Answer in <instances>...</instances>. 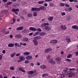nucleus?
I'll return each instance as SVG.
<instances>
[{"label": "nucleus", "mask_w": 78, "mask_h": 78, "mask_svg": "<svg viewBox=\"0 0 78 78\" xmlns=\"http://www.w3.org/2000/svg\"><path fill=\"white\" fill-rule=\"evenodd\" d=\"M12 78H20V77H15V76H13L12 77Z\"/></svg>", "instance_id": "774afa93"}, {"label": "nucleus", "mask_w": 78, "mask_h": 78, "mask_svg": "<svg viewBox=\"0 0 78 78\" xmlns=\"http://www.w3.org/2000/svg\"><path fill=\"white\" fill-rule=\"evenodd\" d=\"M27 16L29 17H31V16H32V15L30 13H29L27 14Z\"/></svg>", "instance_id": "4c0bfd02"}, {"label": "nucleus", "mask_w": 78, "mask_h": 78, "mask_svg": "<svg viewBox=\"0 0 78 78\" xmlns=\"http://www.w3.org/2000/svg\"><path fill=\"white\" fill-rule=\"evenodd\" d=\"M36 40H37V39H38V37H36L34 38Z\"/></svg>", "instance_id": "e2e57ef3"}, {"label": "nucleus", "mask_w": 78, "mask_h": 78, "mask_svg": "<svg viewBox=\"0 0 78 78\" xmlns=\"http://www.w3.org/2000/svg\"><path fill=\"white\" fill-rule=\"evenodd\" d=\"M34 74L35 75H37V71H34Z\"/></svg>", "instance_id": "de8ad7c7"}, {"label": "nucleus", "mask_w": 78, "mask_h": 78, "mask_svg": "<svg viewBox=\"0 0 78 78\" xmlns=\"http://www.w3.org/2000/svg\"><path fill=\"white\" fill-rule=\"evenodd\" d=\"M2 2H3L4 3H5V2H7V0H2Z\"/></svg>", "instance_id": "864d4df0"}, {"label": "nucleus", "mask_w": 78, "mask_h": 78, "mask_svg": "<svg viewBox=\"0 0 78 78\" xmlns=\"http://www.w3.org/2000/svg\"><path fill=\"white\" fill-rule=\"evenodd\" d=\"M45 23H44L42 24L41 25V27H45Z\"/></svg>", "instance_id": "cd10ccee"}, {"label": "nucleus", "mask_w": 78, "mask_h": 78, "mask_svg": "<svg viewBox=\"0 0 78 78\" xmlns=\"http://www.w3.org/2000/svg\"><path fill=\"white\" fill-rule=\"evenodd\" d=\"M66 6V7H70V5H69L68 4H65Z\"/></svg>", "instance_id": "a18cd8bd"}, {"label": "nucleus", "mask_w": 78, "mask_h": 78, "mask_svg": "<svg viewBox=\"0 0 78 78\" xmlns=\"http://www.w3.org/2000/svg\"><path fill=\"white\" fill-rule=\"evenodd\" d=\"M65 74L66 75H69V76L70 77L75 76V74L72 73V72L71 71H66L65 73Z\"/></svg>", "instance_id": "f257e3e1"}, {"label": "nucleus", "mask_w": 78, "mask_h": 78, "mask_svg": "<svg viewBox=\"0 0 78 78\" xmlns=\"http://www.w3.org/2000/svg\"><path fill=\"white\" fill-rule=\"evenodd\" d=\"M72 55L71 54H69L67 56V58H70V57H71Z\"/></svg>", "instance_id": "5701e85b"}, {"label": "nucleus", "mask_w": 78, "mask_h": 78, "mask_svg": "<svg viewBox=\"0 0 78 78\" xmlns=\"http://www.w3.org/2000/svg\"><path fill=\"white\" fill-rule=\"evenodd\" d=\"M21 19H22L23 20H25V18H24V17H23V16H22L21 17Z\"/></svg>", "instance_id": "69168bd1"}, {"label": "nucleus", "mask_w": 78, "mask_h": 78, "mask_svg": "<svg viewBox=\"0 0 78 78\" xmlns=\"http://www.w3.org/2000/svg\"><path fill=\"white\" fill-rule=\"evenodd\" d=\"M70 19H71V17H70L68 16L67 17V20H68V21L70 20Z\"/></svg>", "instance_id": "bb28decb"}, {"label": "nucleus", "mask_w": 78, "mask_h": 78, "mask_svg": "<svg viewBox=\"0 0 78 78\" xmlns=\"http://www.w3.org/2000/svg\"><path fill=\"white\" fill-rule=\"evenodd\" d=\"M44 8H45L44 6H41L39 7V9L40 10H44Z\"/></svg>", "instance_id": "6ab92c4d"}, {"label": "nucleus", "mask_w": 78, "mask_h": 78, "mask_svg": "<svg viewBox=\"0 0 78 78\" xmlns=\"http://www.w3.org/2000/svg\"><path fill=\"white\" fill-rule=\"evenodd\" d=\"M33 34V33H30L29 34V36H31Z\"/></svg>", "instance_id": "13d9d810"}, {"label": "nucleus", "mask_w": 78, "mask_h": 78, "mask_svg": "<svg viewBox=\"0 0 78 78\" xmlns=\"http://www.w3.org/2000/svg\"><path fill=\"white\" fill-rule=\"evenodd\" d=\"M49 5L51 6H53L54 5L51 2L49 3Z\"/></svg>", "instance_id": "c9c22d12"}, {"label": "nucleus", "mask_w": 78, "mask_h": 78, "mask_svg": "<svg viewBox=\"0 0 78 78\" xmlns=\"http://www.w3.org/2000/svg\"><path fill=\"white\" fill-rule=\"evenodd\" d=\"M61 14H62V16H65V15H66V13L64 12H61Z\"/></svg>", "instance_id": "79ce46f5"}, {"label": "nucleus", "mask_w": 78, "mask_h": 78, "mask_svg": "<svg viewBox=\"0 0 78 78\" xmlns=\"http://www.w3.org/2000/svg\"><path fill=\"white\" fill-rule=\"evenodd\" d=\"M19 58L20 61H24V60H25V57L22 55L20 56L19 57Z\"/></svg>", "instance_id": "39448f33"}, {"label": "nucleus", "mask_w": 78, "mask_h": 78, "mask_svg": "<svg viewBox=\"0 0 78 78\" xmlns=\"http://www.w3.org/2000/svg\"><path fill=\"white\" fill-rule=\"evenodd\" d=\"M21 72H23V73H25V72H26L23 69L22 70Z\"/></svg>", "instance_id": "052dcab7"}, {"label": "nucleus", "mask_w": 78, "mask_h": 78, "mask_svg": "<svg viewBox=\"0 0 78 78\" xmlns=\"http://www.w3.org/2000/svg\"><path fill=\"white\" fill-rule=\"evenodd\" d=\"M36 8H32L31 9V11H36Z\"/></svg>", "instance_id": "4be33fe9"}, {"label": "nucleus", "mask_w": 78, "mask_h": 78, "mask_svg": "<svg viewBox=\"0 0 78 78\" xmlns=\"http://www.w3.org/2000/svg\"><path fill=\"white\" fill-rule=\"evenodd\" d=\"M45 76H48V74H44L42 75L43 77H45Z\"/></svg>", "instance_id": "f704fd0d"}, {"label": "nucleus", "mask_w": 78, "mask_h": 78, "mask_svg": "<svg viewBox=\"0 0 78 78\" xmlns=\"http://www.w3.org/2000/svg\"><path fill=\"white\" fill-rule=\"evenodd\" d=\"M66 61H67V62H71V60L70 59L67 58L66 60Z\"/></svg>", "instance_id": "393cba45"}, {"label": "nucleus", "mask_w": 78, "mask_h": 78, "mask_svg": "<svg viewBox=\"0 0 78 78\" xmlns=\"http://www.w3.org/2000/svg\"><path fill=\"white\" fill-rule=\"evenodd\" d=\"M72 28L73 29H76V30H78V27L77 25L73 26L72 27Z\"/></svg>", "instance_id": "4468645a"}, {"label": "nucleus", "mask_w": 78, "mask_h": 78, "mask_svg": "<svg viewBox=\"0 0 78 78\" xmlns=\"http://www.w3.org/2000/svg\"><path fill=\"white\" fill-rule=\"evenodd\" d=\"M61 27L62 30H66V26L65 25H62L61 26Z\"/></svg>", "instance_id": "9d476101"}, {"label": "nucleus", "mask_w": 78, "mask_h": 78, "mask_svg": "<svg viewBox=\"0 0 78 78\" xmlns=\"http://www.w3.org/2000/svg\"><path fill=\"white\" fill-rule=\"evenodd\" d=\"M53 18L52 17H51L49 18H48V20L50 22H51L53 20Z\"/></svg>", "instance_id": "f3484780"}, {"label": "nucleus", "mask_w": 78, "mask_h": 78, "mask_svg": "<svg viewBox=\"0 0 78 78\" xmlns=\"http://www.w3.org/2000/svg\"><path fill=\"white\" fill-rule=\"evenodd\" d=\"M39 35H40V36H44L45 35V32H41V33L39 34Z\"/></svg>", "instance_id": "dca6fc26"}, {"label": "nucleus", "mask_w": 78, "mask_h": 78, "mask_svg": "<svg viewBox=\"0 0 78 78\" xmlns=\"http://www.w3.org/2000/svg\"><path fill=\"white\" fill-rule=\"evenodd\" d=\"M16 55V53L14 52L13 53H12L11 55V58H13V57Z\"/></svg>", "instance_id": "a211bd4d"}, {"label": "nucleus", "mask_w": 78, "mask_h": 78, "mask_svg": "<svg viewBox=\"0 0 78 78\" xmlns=\"http://www.w3.org/2000/svg\"><path fill=\"white\" fill-rule=\"evenodd\" d=\"M12 4V2H8L7 3V4L9 5H11V4Z\"/></svg>", "instance_id": "c85d7f7f"}, {"label": "nucleus", "mask_w": 78, "mask_h": 78, "mask_svg": "<svg viewBox=\"0 0 78 78\" xmlns=\"http://www.w3.org/2000/svg\"><path fill=\"white\" fill-rule=\"evenodd\" d=\"M69 69L70 70H75V68L70 69Z\"/></svg>", "instance_id": "680f3d73"}, {"label": "nucleus", "mask_w": 78, "mask_h": 78, "mask_svg": "<svg viewBox=\"0 0 78 78\" xmlns=\"http://www.w3.org/2000/svg\"><path fill=\"white\" fill-rule=\"evenodd\" d=\"M55 60H56V61H58L59 63H60V62H61V59L60 57H57L55 58Z\"/></svg>", "instance_id": "f8f14e48"}, {"label": "nucleus", "mask_w": 78, "mask_h": 78, "mask_svg": "<svg viewBox=\"0 0 78 78\" xmlns=\"http://www.w3.org/2000/svg\"><path fill=\"white\" fill-rule=\"evenodd\" d=\"M29 30H31V31H36L37 30V29L36 28H35L34 27H30L29 28Z\"/></svg>", "instance_id": "423d86ee"}, {"label": "nucleus", "mask_w": 78, "mask_h": 78, "mask_svg": "<svg viewBox=\"0 0 78 78\" xmlns=\"http://www.w3.org/2000/svg\"><path fill=\"white\" fill-rule=\"evenodd\" d=\"M21 36L20 35L18 34L15 37L17 39H19V38H20Z\"/></svg>", "instance_id": "aec40b11"}, {"label": "nucleus", "mask_w": 78, "mask_h": 78, "mask_svg": "<svg viewBox=\"0 0 78 78\" xmlns=\"http://www.w3.org/2000/svg\"><path fill=\"white\" fill-rule=\"evenodd\" d=\"M5 14H8V10H6L4 12Z\"/></svg>", "instance_id": "c03bdc74"}, {"label": "nucleus", "mask_w": 78, "mask_h": 78, "mask_svg": "<svg viewBox=\"0 0 78 78\" xmlns=\"http://www.w3.org/2000/svg\"><path fill=\"white\" fill-rule=\"evenodd\" d=\"M33 42L35 43V42H37V40H34L33 41Z\"/></svg>", "instance_id": "5fc2aeb1"}, {"label": "nucleus", "mask_w": 78, "mask_h": 78, "mask_svg": "<svg viewBox=\"0 0 78 78\" xmlns=\"http://www.w3.org/2000/svg\"><path fill=\"white\" fill-rule=\"evenodd\" d=\"M19 71H22L23 70V68L20 67L19 68Z\"/></svg>", "instance_id": "473e14b6"}, {"label": "nucleus", "mask_w": 78, "mask_h": 78, "mask_svg": "<svg viewBox=\"0 0 78 78\" xmlns=\"http://www.w3.org/2000/svg\"><path fill=\"white\" fill-rule=\"evenodd\" d=\"M60 6H64V5H65V4L63 3H60Z\"/></svg>", "instance_id": "a878e982"}, {"label": "nucleus", "mask_w": 78, "mask_h": 78, "mask_svg": "<svg viewBox=\"0 0 78 78\" xmlns=\"http://www.w3.org/2000/svg\"><path fill=\"white\" fill-rule=\"evenodd\" d=\"M14 44H12V43H10L8 44V47H9L12 48L14 47Z\"/></svg>", "instance_id": "ddd939ff"}, {"label": "nucleus", "mask_w": 78, "mask_h": 78, "mask_svg": "<svg viewBox=\"0 0 78 78\" xmlns=\"http://www.w3.org/2000/svg\"><path fill=\"white\" fill-rule=\"evenodd\" d=\"M24 28L23 27H17V28H16V30L19 31V30H20V31H21L22 30H23V29Z\"/></svg>", "instance_id": "0eeeda50"}, {"label": "nucleus", "mask_w": 78, "mask_h": 78, "mask_svg": "<svg viewBox=\"0 0 78 78\" xmlns=\"http://www.w3.org/2000/svg\"><path fill=\"white\" fill-rule=\"evenodd\" d=\"M36 9H37L36 11H40V10H40V9H39V8H36Z\"/></svg>", "instance_id": "4d7b16f0"}, {"label": "nucleus", "mask_w": 78, "mask_h": 78, "mask_svg": "<svg viewBox=\"0 0 78 78\" xmlns=\"http://www.w3.org/2000/svg\"><path fill=\"white\" fill-rule=\"evenodd\" d=\"M40 68L41 69H46V68H47V66L45 65H43L40 66Z\"/></svg>", "instance_id": "6e6552de"}, {"label": "nucleus", "mask_w": 78, "mask_h": 78, "mask_svg": "<svg viewBox=\"0 0 78 78\" xmlns=\"http://www.w3.org/2000/svg\"><path fill=\"white\" fill-rule=\"evenodd\" d=\"M53 62V59L52 58H51L49 59V62L50 63H51V62Z\"/></svg>", "instance_id": "c756f323"}, {"label": "nucleus", "mask_w": 78, "mask_h": 78, "mask_svg": "<svg viewBox=\"0 0 78 78\" xmlns=\"http://www.w3.org/2000/svg\"><path fill=\"white\" fill-rule=\"evenodd\" d=\"M27 73L29 75H30V74H33L34 73V71H30L27 72Z\"/></svg>", "instance_id": "2eb2a0df"}, {"label": "nucleus", "mask_w": 78, "mask_h": 78, "mask_svg": "<svg viewBox=\"0 0 78 78\" xmlns=\"http://www.w3.org/2000/svg\"><path fill=\"white\" fill-rule=\"evenodd\" d=\"M44 1H39L38 2V4H42L43 3H44Z\"/></svg>", "instance_id": "b1692460"}, {"label": "nucleus", "mask_w": 78, "mask_h": 78, "mask_svg": "<svg viewBox=\"0 0 78 78\" xmlns=\"http://www.w3.org/2000/svg\"><path fill=\"white\" fill-rule=\"evenodd\" d=\"M50 58V56L48 55L47 56V59H49Z\"/></svg>", "instance_id": "37998d69"}, {"label": "nucleus", "mask_w": 78, "mask_h": 78, "mask_svg": "<svg viewBox=\"0 0 78 78\" xmlns=\"http://www.w3.org/2000/svg\"><path fill=\"white\" fill-rule=\"evenodd\" d=\"M20 54H16V56H20Z\"/></svg>", "instance_id": "0e129e2a"}, {"label": "nucleus", "mask_w": 78, "mask_h": 78, "mask_svg": "<svg viewBox=\"0 0 78 78\" xmlns=\"http://www.w3.org/2000/svg\"><path fill=\"white\" fill-rule=\"evenodd\" d=\"M44 29L46 31H49L51 30V28L48 26H45L44 27Z\"/></svg>", "instance_id": "7ed1b4c3"}, {"label": "nucleus", "mask_w": 78, "mask_h": 78, "mask_svg": "<svg viewBox=\"0 0 78 78\" xmlns=\"http://www.w3.org/2000/svg\"><path fill=\"white\" fill-rule=\"evenodd\" d=\"M37 30V31H40V32H41V31H42V30L40 28H38Z\"/></svg>", "instance_id": "2f4dec72"}, {"label": "nucleus", "mask_w": 78, "mask_h": 78, "mask_svg": "<svg viewBox=\"0 0 78 78\" xmlns=\"http://www.w3.org/2000/svg\"><path fill=\"white\" fill-rule=\"evenodd\" d=\"M75 53L76 55V56H78V52H75Z\"/></svg>", "instance_id": "338daca9"}, {"label": "nucleus", "mask_w": 78, "mask_h": 78, "mask_svg": "<svg viewBox=\"0 0 78 78\" xmlns=\"http://www.w3.org/2000/svg\"><path fill=\"white\" fill-rule=\"evenodd\" d=\"M23 41H28V39L27 37H25L23 39Z\"/></svg>", "instance_id": "412c9836"}, {"label": "nucleus", "mask_w": 78, "mask_h": 78, "mask_svg": "<svg viewBox=\"0 0 78 78\" xmlns=\"http://www.w3.org/2000/svg\"><path fill=\"white\" fill-rule=\"evenodd\" d=\"M28 62H29V61H28V60H26L25 62V63L26 64L28 63Z\"/></svg>", "instance_id": "3c124183"}, {"label": "nucleus", "mask_w": 78, "mask_h": 78, "mask_svg": "<svg viewBox=\"0 0 78 78\" xmlns=\"http://www.w3.org/2000/svg\"><path fill=\"white\" fill-rule=\"evenodd\" d=\"M26 58L27 60H31V59H32V58H33V57L32 56L28 55L27 56Z\"/></svg>", "instance_id": "20e7f679"}, {"label": "nucleus", "mask_w": 78, "mask_h": 78, "mask_svg": "<svg viewBox=\"0 0 78 78\" xmlns=\"http://www.w3.org/2000/svg\"><path fill=\"white\" fill-rule=\"evenodd\" d=\"M33 15L34 17H36V16H37V13L36 12L34 13Z\"/></svg>", "instance_id": "72a5a7b5"}, {"label": "nucleus", "mask_w": 78, "mask_h": 78, "mask_svg": "<svg viewBox=\"0 0 78 78\" xmlns=\"http://www.w3.org/2000/svg\"><path fill=\"white\" fill-rule=\"evenodd\" d=\"M56 62L55 61H52V62H51V64H55Z\"/></svg>", "instance_id": "603ef678"}, {"label": "nucleus", "mask_w": 78, "mask_h": 78, "mask_svg": "<svg viewBox=\"0 0 78 78\" xmlns=\"http://www.w3.org/2000/svg\"><path fill=\"white\" fill-rule=\"evenodd\" d=\"M44 52L45 53H48V52H49V51H48V49H46L45 50Z\"/></svg>", "instance_id": "e433bc0d"}, {"label": "nucleus", "mask_w": 78, "mask_h": 78, "mask_svg": "<svg viewBox=\"0 0 78 78\" xmlns=\"http://www.w3.org/2000/svg\"><path fill=\"white\" fill-rule=\"evenodd\" d=\"M12 12H14L16 14H18V13L17 12L18 11H19V9H15L13 8L12 9Z\"/></svg>", "instance_id": "f03ea898"}, {"label": "nucleus", "mask_w": 78, "mask_h": 78, "mask_svg": "<svg viewBox=\"0 0 78 78\" xmlns=\"http://www.w3.org/2000/svg\"><path fill=\"white\" fill-rule=\"evenodd\" d=\"M57 42V40H54L51 41L50 42L51 44H56V43Z\"/></svg>", "instance_id": "1a4fd4ad"}, {"label": "nucleus", "mask_w": 78, "mask_h": 78, "mask_svg": "<svg viewBox=\"0 0 78 78\" xmlns=\"http://www.w3.org/2000/svg\"><path fill=\"white\" fill-rule=\"evenodd\" d=\"M68 70V68H66L64 69L63 70L64 72H66V71H67Z\"/></svg>", "instance_id": "58836bf2"}, {"label": "nucleus", "mask_w": 78, "mask_h": 78, "mask_svg": "<svg viewBox=\"0 0 78 78\" xmlns=\"http://www.w3.org/2000/svg\"><path fill=\"white\" fill-rule=\"evenodd\" d=\"M14 69V67H11L10 68V70H13Z\"/></svg>", "instance_id": "7c9ffc66"}, {"label": "nucleus", "mask_w": 78, "mask_h": 78, "mask_svg": "<svg viewBox=\"0 0 78 78\" xmlns=\"http://www.w3.org/2000/svg\"><path fill=\"white\" fill-rule=\"evenodd\" d=\"M67 42H70V38H68L66 40Z\"/></svg>", "instance_id": "ea45409f"}, {"label": "nucleus", "mask_w": 78, "mask_h": 78, "mask_svg": "<svg viewBox=\"0 0 78 78\" xmlns=\"http://www.w3.org/2000/svg\"><path fill=\"white\" fill-rule=\"evenodd\" d=\"M5 52H6V51H5V50H3L2 51V53H4V54H5Z\"/></svg>", "instance_id": "bf43d9fd"}, {"label": "nucleus", "mask_w": 78, "mask_h": 78, "mask_svg": "<svg viewBox=\"0 0 78 78\" xmlns=\"http://www.w3.org/2000/svg\"><path fill=\"white\" fill-rule=\"evenodd\" d=\"M48 50V51H51V50H52V49L51 48H47Z\"/></svg>", "instance_id": "49530a36"}, {"label": "nucleus", "mask_w": 78, "mask_h": 78, "mask_svg": "<svg viewBox=\"0 0 78 78\" xmlns=\"http://www.w3.org/2000/svg\"><path fill=\"white\" fill-rule=\"evenodd\" d=\"M61 78H64V74L61 75Z\"/></svg>", "instance_id": "8fccbe9b"}, {"label": "nucleus", "mask_w": 78, "mask_h": 78, "mask_svg": "<svg viewBox=\"0 0 78 78\" xmlns=\"http://www.w3.org/2000/svg\"><path fill=\"white\" fill-rule=\"evenodd\" d=\"M68 10H69V11H72V10L73 9L71 7H69L68 9Z\"/></svg>", "instance_id": "a19ab883"}, {"label": "nucleus", "mask_w": 78, "mask_h": 78, "mask_svg": "<svg viewBox=\"0 0 78 78\" xmlns=\"http://www.w3.org/2000/svg\"><path fill=\"white\" fill-rule=\"evenodd\" d=\"M37 66H40V63L39 62H37Z\"/></svg>", "instance_id": "6e6d98bb"}, {"label": "nucleus", "mask_w": 78, "mask_h": 78, "mask_svg": "<svg viewBox=\"0 0 78 78\" xmlns=\"http://www.w3.org/2000/svg\"><path fill=\"white\" fill-rule=\"evenodd\" d=\"M30 54V52H26L23 53V55H25V56H28Z\"/></svg>", "instance_id": "9b49d317"}, {"label": "nucleus", "mask_w": 78, "mask_h": 78, "mask_svg": "<svg viewBox=\"0 0 78 78\" xmlns=\"http://www.w3.org/2000/svg\"><path fill=\"white\" fill-rule=\"evenodd\" d=\"M34 44L35 45H37V44H38V43L37 42H35V43H34Z\"/></svg>", "instance_id": "09e8293b"}]
</instances>
